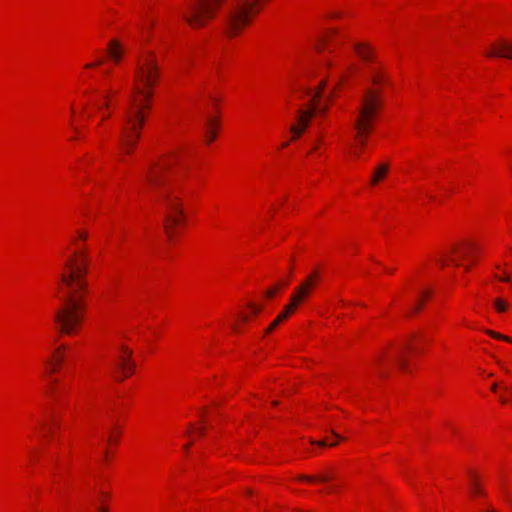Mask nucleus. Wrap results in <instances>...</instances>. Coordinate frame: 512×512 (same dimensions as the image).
<instances>
[{"mask_svg":"<svg viewBox=\"0 0 512 512\" xmlns=\"http://www.w3.org/2000/svg\"><path fill=\"white\" fill-rule=\"evenodd\" d=\"M344 77H345V72H340L338 75L339 82L343 81Z\"/></svg>","mask_w":512,"mask_h":512,"instance_id":"f704fd0d","label":"nucleus"},{"mask_svg":"<svg viewBox=\"0 0 512 512\" xmlns=\"http://www.w3.org/2000/svg\"><path fill=\"white\" fill-rule=\"evenodd\" d=\"M396 362H397V364L399 365V367L401 369H405L406 368V360L404 358V355H403L402 351H400L399 354L397 355Z\"/></svg>","mask_w":512,"mask_h":512,"instance_id":"a878e982","label":"nucleus"},{"mask_svg":"<svg viewBox=\"0 0 512 512\" xmlns=\"http://www.w3.org/2000/svg\"><path fill=\"white\" fill-rule=\"evenodd\" d=\"M422 301L423 299H419L418 302L415 304V306L413 307V312H418L421 308V305H422Z\"/></svg>","mask_w":512,"mask_h":512,"instance_id":"c85d7f7f","label":"nucleus"},{"mask_svg":"<svg viewBox=\"0 0 512 512\" xmlns=\"http://www.w3.org/2000/svg\"><path fill=\"white\" fill-rule=\"evenodd\" d=\"M241 320L246 322L248 320V317L246 315H241Z\"/></svg>","mask_w":512,"mask_h":512,"instance_id":"79ce46f5","label":"nucleus"},{"mask_svg":"<svg viewBox=\"0 0 512 512\" xmlns=\"http://www.w3.org/2000/svg\"><path fill=\"white\" fill-rule=\"evenodd\" d=\"M278 325H276L275 322H272L269 327L267 328L266 330V333H270L271 331H273Z\"/></svg>","mask_w":512,"mask_h":512,"instance_id":"473e14b6","label":"nucleus"},{"mask_svg":"<svg viewBox=\"0 0 512 512\" xmlns=\"http://www.w3.org/2000/svg\"><path fill=\"white\" fill-rule=\"evenodd\" d=\"M103 98H104V100H105V102H104V104H103V107L108 108V107H109V105H110V104H109V101H108V99H109V93L104 94V95H103Z\"/></svg>","mask_w":512,"mask_h":512,"instance_id":"c756f323","label":"nucleus"},{"mask_svg":"<svg viewBox=\"0 0 512 512\" xmlns=\"http://www.w3.org/2000/svg\"><path fill=\"white\" fill-rule=\"evenodd\" d=\"M301 301L302 300L299 299L298 296L293 294L291 296V302L285 306L284 310L277 317H279L280 319H282V321H284L295 311V309L298 307V305L301 303Z\"/></svg>","mask_w":512,"mask_h":512,"instance_id":"4468645a","label":"nucleus"},{"mask_svg":"<svg viewBox=\"0 0 512 512\" xmlns=\"http://www.w3.org/2000/svg\"><path fill=\"white\" fill-rule=\"evenodd\" d=\"M273 322H275L276 325H279L282 322V319H280L279 317H276V319Z\"/></svg>","mask_w":512,"mask_h":512,"instance_id":"4c0bfd02","label":"nucleus"},{"mask_svg":"<svg viewBox=\"0 0 512 512\" xmlns=\"http://www.w3.org/2000/svg\"><path fill=\"white\" fill-rule=\"evenodd\" d=\"M272 405L277 406L278 405V401H273Z\"/></svg>","mask_w":512,"mask_h":512,"instance_id":"8fccbe9b","label":"nucleus"},{"mask_svg":"<svg viewBox=\"0 0 512 512\" xmlns=\"http://www.w3.org/2000/svg\"><path fill=\"white\" fill-rule=\"evenodd\" d=\"M486 333L495 339L504 340L506 342L512 343V338L508 336L502 335L492 330H486Z\"/></svg>","mask_w":512,"mask_h":512,"instance_id":"aec40b11","label":"nucleus"},{"mask_svg":"<svg viewBox=\"0 0 512 512\" xmlns=\"http://www.w3.org/2000/svg\"><path fill=\"white\" fill-rule=\"evenodd\" d=\"M332 434H333L336 438H338V439H342V437H341L340 435H338L337 433H335L334 431H332Z\"/></svg>","mask_w":512,"mask_h":512,"instance_id":"37998d69","label":"nucleus"},{"mask_svg":"<svg viewBox=\"0 0 512 512\" xmlns=\"http://www.w3.org/2000/svg\"><path fill=\"white\" fill-rule=\"evenodd\" d=\"M87 233H84V232H78V237L81 239V240H86L87 239Z\"/></svg>","mask_w":512,"mask_h":512,"instance_id":"72a5a7b5","label":"nucleus"},{"mask_svg":"<svg viewBox=\"0 0 512 512\" xmlns=\"http://www.w3.org/2000/svg\"><path fill=\"white\" fill-rule=\"evenodd\" d=\"M470 476H471V489H472V492L474 494H476V495H483L484 493L481 490V488L479 487L474 474L471 473Z\"/></svg>","mask_w":512,"mask_h":512,"instance_id":"6ab92c4d","label":"nucleus"},{"mask_svg":"<svg viewBox=\"0 0 512 512\" xmlns=\"http://www.w3.org/2000/svg\"><path fill=\"white\" fill-rule=\"evenodd\" d=\"M199 434L203 435L204 434V430L203 429H199Z\"/></svg>","mask_w":512,"mask_h":512,"instance_id":"de8ad7c7","label":"nucleus"},{"mask_svg":"<svg viewBox=\"0 0 512 512\" xmlns=\"http://www.w3.org/2000/svg\"><path fill=\"white\" fill-rule=\"evenodd\" d=\"M103 63L102 59L97 60L95 63H88L85 65V68H94L98 65H101Z\"/></svg>","mask_w":512,"mask_h":512,"instance_id":"cd10ccee","label":"nucleus"},{"mask_svg":"<svg viewBox=\"0 0 512 512\" xmlns=\"http://www.w3.org/2000/svg\"><path fill=\"white\" fill-rule=\"evenodd\" d=\"M453 262H455L456 266H459V263L456 262L454 259H452Z\"/></svg>","mask_w":512,"mask_h":512,"instance_id":"603ef678","label":"nucleus"},{"mask_svg":"<svg viewBox=\"0 0 512 512\" xmlns=\"http://www.w3.org/2000/svg\"><path fill=\"white\" fill-rule=\"evenodd\" d=\"M337 34L336 30H330L321 40V46L324 48L325 46H328L330 42L332 41V38Z\"/></svg>","mask_w":512,"mask_h":512,"instance_id":"a211bd4d","label":"nucleus"},{"mask_svg":"<svg viewBox=\"0 0 512 512\" xmlns=\"http://www.w3.org/2000/svg\"><path fill=\"white\" fill-rule=\"evenodd\" d=\"M166 159L151 160L145 168V179L153 187H158V197L166 208V233L170 235V228L178 226L183 218L184 211L181 205L180 194L182 187L171 181L162 185V174L168 168Z\"/></svg>","mask_w":512,"mask_h":512,"instance_id":"7ed1b4c3","label":"nucleus"},{"mask_svg":"<svg viewBox=\"0 0 512 512\" xmlns=\"http://www.w3.org/2000/svg\"><path fill=\"white\" fill-rule=\"evenodd\" d=\"M159 73L160 69L154 53L148 52V55L137 65L135 80L138 84L133 88L130 105L124 114V123L120 134L124 154H132L141 137V131L145 124L144 109L149 108L153 96L152 89L157 83Z\"/></svg>","mask_w":512,"mask_h":512,"instance_id":"f257e3e1","label":"nucleus"},{"mask_svg":"<svg viewBox=\"0 0 512 512\" xmlns=\"http://www.w3.org/2000/svg\"><path fill=\"white\" fill-rule=\"evenodd\" d=\"M318 278V272L314 270L307 279L295 289L294 295L298 296L299 299L303 300L306 296H308L310 289L314 285L315 281Z\"/></svg>","mask_w":512,"mask_h":512,"instance_id":"6e6552de","label":"nucleus"},{"mask_svg":"<svg viewBox=\"0 0 512 512\" xmlns=\"http://www.w3.org/2000/svg\"><path fill=\"white\" fill-rule=\"evenodd\" d=\"M249 307L252 309L254 314H258L260 312V308L255 306L254 304H250Z\"/></svg>","mask_w":512,"mask_h":512,"instance_id":"2f4dec72","label":"nucleus"},{"mask_svg":"<svg viewBox=\"0 0 512 512\" xmlns=\"http://www.w3.org/2000/svg\"><path fill=\"white\" fill-rule=\"evenodd\" d=\"M290 131L293 134V139L299 138L305 130L300 128L298 125H291Z\"/></svg>","mask_w":512,"mask_h":512,"instance_id":"b1692460","label":"nucleus"},{"mask_svg":"<svg viewBox=\"0 0 512 512\" xmlns=\"http://www.w3.org/2000/svg\"><path fill=\"white\" fill-rule=\"evenodd\" d=\"M500 400H501L502 403H506L507 402L506 399H504L503 397H501Z\"/></svg>","mask_w":512,"mask_h":512,"instance_id":"09e8293b","label":"nucleus"},{"mask_svg":"<svg viewBox=\"0 0 512 512\" xmlns=\"http://www.w3.org/2000/svg\"><path fill=\"white\" fill-rule=\"evenodd\" d=\"M388 170H389L388 164H386V163L380 164L376 168L375 172L372 175L371 184L376 185L382 178H384L386 176V174L388 173Z\"/></svg>","mask_w":512,"mask_h":512,"instance_id":"2eb2a0df","label":"nucleus"},{"mask_svg":"<svg viewBox=\"0 0 512 512\" xmlns=\"http://www.w3.org/2000/svg\"><path fill=\"white\" fill-rule=\"evenodd\" d=\"M495 308L498 310V312H504L507 309V304L502 299H496L495 302Z\"/></svg>","mask_w":512,"mask_h":512,"instance_id":"393cba45","label":"nucleus"},{"mask_svg":"<svg viewBox=\"0 0 512 512\" xmlns=\"http://www.w3.org/2000/svg\"><path fill=\"white\" fill-rule=\"evenodd\" d=\"M208 126H209V130H208L209 139H208V142H211L216 137V133L214 131V126H217V123L215 122L214 119H209Z\"/></svg>","mask_w":512,"mask_h":512,"instance_id":"412c9836","label":"nucleus"},{"mask_svg":"<svg viewBox=\"0 0 512 512\" xmlns=\"http://www.w3.org/2000/svg\"><path fill=\"white\" fill-rule=\"evenodd\" d=\"M353 49L358 58L366 65L375 63L376 53L374 48L367 42H356Z\"/></svg>","mask_w":512,"mask_h":512,"instance_id":"0eeeda50","label":"nucleus"},{"mask_svg":"<svg viewBox=\"0 0 512 512\" xmlns=\"http://www.w3.org/2000/svg\"><path fill=\"white\" fill-rule=\"evenodd\" d=\"M223 0H190L184 18L193 27H202L212 19Z\"/></svg>","mask_w":512,"mask_h":512,"instance_id":"39448f33","label":"nucleus"},{"mask_svg":"<svg viewBox=\"0 0 512 512\" xmlns=\"http://www.w3.org/2000/svg\"><path fill=\"white\" fill-rule=\"evenodd\" d=\"M352 69H353L352 66L347 67V72L352 71Z\"/></svg>","mask_w":512,"mask_h":512,"instance_id":"49530a36","label":"nucleus"},{"mask_svg":"<svg viewBox=\"0 0 512 512\" xmlns=\"http://www.w3.org/2000/svg\"><path fill=\"white\" fill-rule=\"evenodd\" d=\"M303 479L307 482H320V483H326L329 482L332 479V476L330 474H321L318 476H305Z\"/></svg>","mask_w":512,"mask_h":512,"instance_id":"f3484780","label":"nucleus"},{"mask_svg":"<svg viewBox=\"0 0 512 512\" xmlns=\"http://www.w3.org/2000/svg\"><path fill=\"white\" fill-rule=\"evenodd\" d=\"M135 362H133L132 360L130 361V363H128L127 367H126V371L125 372H122L123 374V377L121 379H119L120 381H122L123 379L127 378L128 376H130L131 374H133L134 372V369H135Z\"/></svg>","mask_w":512,"mask_h":512,"instance_id":"4be33fe9","label":"nucleus"},{"mask_svg":"<svg viewBox=\"0 0 512 512\" xmlns=\"http://www.w3.org/2000/svg\"><path fill=\"white\" fill-rule=\"evenodd\" d=\"M381 109L379 91H366L358 109L357 118L354 122L355 140L360 148L367 142V135L371 132L373 121Z\"/></svg>","mask_w":512,"mask_h":512,"instance_id":"20e7f679","label":"nucleus"},{"mask_svg":"<svg viewBox=\"0 0 512 512\" xmlns=\"http://www.w3.org/2000/svg\"><path fill=\"white\" fill-rule=\"evenodd\" d=\"M438 262L442 265V266H445L446 264V261L444 259H438Z\"/></svg>","mask_w":512,"mask_h":512,"instance_id":"ea45409f","label":"nucleus"},{"mask_svg":"<svg viewBox=\"0 0 512 512\" xmlns=\"http://www.w3.org/2000/svg\"><path fill=\"white\" fill-rule=\"evenodd\" d=\"M410 348V345L409 344H406L404 345L403 349H409Z\"/></svg>","mask_w":512,"mask_h":512,"instance_id":"a18cd8bd","label":"nucleus"},{"mask_svg":"<svg viewBox=\"0 0 512 512\" xmlns=\"http://www.w3.org/2000/svg\"><path fill=\"white\" fill-rule=\"evenodd\" d=\"M89 257L85 250H77L65 262L68 272L61 275L65 288L61 307L55 312V322L62 333L74 334L84 317L87 293L85 275L88 271Z\"/></svg>","mask_w":512,"mask_h":512,"instance_id":"f03ea898","label":"nucleus"},{"mask_svg":"<svg viewBox=\"0 0 512 512\" xmlns=\"http://www.w3.org/2000/svg\"><path fill=\"white\" fill-rule=\"evenodd\" d=\"M135 362H133L132 360L130 361V363H128L127 367H126V371L125 372H122L123 374V377L121 379H119L120 381H122L123 379L127 378L128 376H130L131 374H133L134 372V369H135Z\"/></svg>","mask_w":512,"mask_h":512,"instance_id":"5701e85b","label":"nucleus"},{"mask_svg":"<svg viewBox=\"0 0 512 512\" xmlns=\"http://www.w3.org/2000/svg\"><path fill=\"white\" fill-rule=\"evenodd\" d=\"M288 284V280H283V285H287Z\"/></svg>","mask_w":512,"mask_h":512,"instance_id":"3c124183","label":"nucleus"},{"mask_svg":"<svg viewBox=\"0 0 512 512\" xmlns=\"http://www.w3.org/2000/svg\"><path fill=\"white\" fill-rule=\"evenodd\" d=\"M287 146H288V142H285V143H283V144L281 145V148H285V147H287Z\"/></svg>","mask_w":512,"mask_h":512,"instance_id":"c03bdc74","label":"nucleus"},{"mask_svg":"<svg viewBox=\"0 0 512 512\" xmlns=\"http://www.w3.org/2000/svg\"><path fill=\"white\" fill-rule=\"evenodd\" d=\"M496 389H497V384H496V383H494V384L492 385V387H491V390H492L493 392H496Z\"/></svg>","mask_w":512,"mask_h":512,"instance_id":"a19ab883","label":"nucleus"},{"mask_svg":"<svg viewBox=\"0 0 512 512\" xmlns=\"http://www.w3.org/2000/svg\"><path fill=\"white\" fill-rule=\"evenodd\" d=\"M367 78H368L369 82L375 87L366 88L362 97H364L366 91H368V90H377V91H379V96H381V89L378 88V86L385 83L387 80V77H386V74H385L383 68L380 66L367 67ZM362 99L363 98H361V100ZM380 99H381V103H382L383 102L382 97H380Z\"/></svg>","mask_w":512,"mask_h":512,"instance_id":"423d86ee","label":"nucleus"},{"mask_svg":"<svg viewBox=\"0 0 512 512\" xmlns=\"http://www.w3.org/2000/svg\"><path fill=\"white\" fill-rule=\"evenodd\" d=\"M281 287V284H276L274 287L268 289L265 293L267 297H273L276 293V291Z\"/></svg>","mask_w":512,"mask_h":512,"instance_id":"bb28decb","label":"nucleus"},{"mask_svg":"<svg viewBox=\"0 0 512 512\" xmlns=\"http://www.w3.org/2000/svg\"><path fill=\"white\" fill-rule=\"evenodd\" d=\"M97 512H109V511L107 508L101 506V507L97 508Z\"/></svg>","mask_w":512,"mask_h":512,"instance_id":"c9c22d12","label":"nucleus"},{"mask_svg":"<svg viewBox=\"0 0 512 512\" xmlns=\"http://www.w3.org/2000/svg\"><path fill=\"white\" fill-rule=\"evenodd\" d=\"M488 56L512 59V44L502 41L493 47L492 51L488 53Z\"/></svg>","mask_w":512,"mask_h":512,"instance_id":"1a4fd4ad","label":"nucleus"},{"mask_svg":"<svg viewBox=\"0 0 512 512\" xmlns=\"http://www.w3.org/2000/svg\"><path fill=\"white\" fill-rule=\"evenodd\" d=\"M107 53L113 62L118 63L121 60L123 47L119 40L113 39L108 43Z\"/></svg>","mask_w":512,"mask_h":512,"instance_id":"9d476101","label":"nucleus"},{"mask_svg":"<svg viewBox=\"0 0 512 512\" xmlns=\"http://www.w3.org/2000/svg\"><path fill=\"white\" fill-rule=\"evenodd\" d=\"M312 444H317L318 446L320 447H326L328 444L326 442V440H322V441H319V442H314V441H311Z\"/></svg>","mask_w":512,"mask_h":512,"instance_id":"7c9ffc66","label":"nucleus"},{"mask_svg":"<svg viewBox=\"0 0 512 512\" xmlns=\"http://www.w3.org/2000/svg\"><path fill=\"white\" fill-rule=\"evenodd\" d=\"M324 86H325V81H322L321 84H320V87L317 90L312 91V90L309 89L307 91V93L309 95H311V97H312V103H311L309 108L315 107L316 111H319L322 114H324L327 111L328 105H324L322 107H318L317 106V101H318V99H319V97L321 95V92H322Z\"/></svg>","mask_w":512,"mask_h":512,"instance_id":"ddd939ff","label":"nucleus"},{"mask_svg":"<svg viewBox=\"0 0 512 512\" xmlns=\"http://www.w3.org/2000/svg\"><path fill=\"white\" fill-rule=\"evenodd\" d=\"M63 349H64V346H60L58 347L54 354H53V358H52V368L50 370V372H56L58 370V368L62 365L63 363V359H64V355H63Z\"/></svg>","mask_w":512,"mask_h":512,"instance_id":"dca6fc26","label":"nucleus"},{"mask_svg":"<svg viewBox=\"0 0 512 512\" xmlns=\"http://www.w3.org/2000/svg\"><path fill=\"white\" fill-rule=\"evenodd\" d=\"M121 354L117 358L116 366L119 371L125 372L128 363H130L133 352L125 346H121Z\"/></svg>","mask_w":512,"mask_h":512,"instance_id":"f8f14e48","label":"nucleus"},{"mask_svg":"<svg viewBox=\"0 0 512 512\" xmlns=\"http://www.w3.org/2000/svg\"><path fill=\"white\" fill-rule=\"evenodd\" d=\"M430 295V291L423 292L422 298L428 297Z\"/></svg>","mask_w":512,"mask_h":512,"instance_id":"58836bf2","label":"nucleus"},{"mask_svg":"<svg viewBox=\"0 0 512 512\" xmlns=\"http://www.w3.org/2000/svg\"><path fill=\"white\" fill-rule=\"evenodd\" d=\"M503 391L510 393L512 395V392L510 391V388L508 386H504Z\"/></svg>","mask_w":512,"mask_h":512,"instance_id":"e433bc0d","label":"nucleus"},{"mask_svg":"<svg viewBox=\"0 0 512 512\" xmlns=\"http://www.w3.org/2000/svg\"><path fill=\"white\" fill-rule=\"evenodd\" d=\"M316 113V108L312 107L307 110H299L298 111V117H297V123L295 125H298L303 130H306V128L309 125L310 120L314 117Z\"/></svg>","mask_w":512,"mask_h":512,"instance_id":"9b49d317","label":"nucleus"}]
</instances>
